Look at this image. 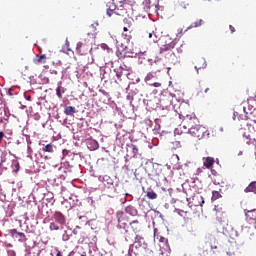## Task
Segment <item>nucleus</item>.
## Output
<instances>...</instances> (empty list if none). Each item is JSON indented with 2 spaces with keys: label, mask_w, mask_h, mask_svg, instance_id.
Segmentation results:
<instances>
[{
  "label": "nucleus",
  "mask_w": 256,
  "mask_h": 256,
  "mask_svg": "<svg viewBox=\"0 0 256 256\" xmlns=\"http://www.w3.org/2000/svg\"><path fill=\"white\" fill-rule=\"evenodd\" d=\"M221 193L219 191H212V201H217V199H221Z\"/></svg>",
  "instance_id": "obj_23"
},
{
  "label": "nucleus",
  "mask_w": 256,
  "mask_h": 256,
  "mask_svg": "<svg viewBox=\"0 0 256 256\" xmlns=\"http://www.w3.org/2000/svg\"><path fill=\"white\" fill-rule=\"evenodd\" d=\"M198 123L199 120L194 114H187L182 120L181 126L184 129H188V132H190Z\"/></svg>",
  "instance_id": "obj_3"
},
{
  "label": "nucleus",
  "mask_w": 256,
  "mask_h": 256,
  "mask_svg": "<svg viewBox=\"0 0 256 256\" xmlns=\"http://www.w3.org/2000/svg\"><path fill=\"white\" fill-rule=\"evenodd\" d=\"M50 231H59V225H57L55 222H51L49 225Z\"/></svg>",
  "instance_id": "obj_24"
},
{
  "label": "nucleus",
  "mask_w": 256,
  "mask_h": 256,
  "mask_svg": "<svg viewBox=\"0 0 256 256\" xmlns=\"http://www.w3.org/2000/svg\"><path fill=\"white\" fill-rule=\"evenodd\" d=\"M146 196L148 197V199H157V193L153 191L147 192Z\"/></svg>",
  "instance_id": "obj_26"
},
{
  "label": "nucleus",
  "mask_w": 256,
  "mask_h": 256,
  "mask_svg": "<svg viewBox=\"0 0 256 256\" xmlns=\"http://www.w3.org/2000/svg\"><path fill=\"white\" fill-rule=\"evenodd\" d=\"M132 153L133 157H137V155H139V148H137L136 145H132Z\"/></svg>",
  "instance_id": "obj_27"
},
{
  "label": "nucleus",
  "mask_w": 256,
  "mask_h": 256,
  "mask_svg": "<svg viewBox=\"0 0 256 256\" xmlns=\"http://www.w3.org/2000/svg\"><path fill=\"white\" fill-rule=\"evenodd\" d=\"M92 149H98L99 148V143H97V141L92 140Z\"/></svg>",
  "instance_id": "obj_31"
},
{
  "label": "nucleus",
  "mask_w": 256,
  "mask_h": 256,
  "mask_svg": "<svg viewBox=\"0 0 256 256\" xmlns=\"http://www.w3.org/2000/svg\"><path fill=\"white\" fill-rule=\"evenodd\" d=\"M11 237H17V233H20L17 231V229H12L9 231Z\"/></svg>",
  "instance_id": "obj_30"
},
{
  "label": "nucleus",
  "mask_w": 256,
  "mask_h": 256,
  "mask_svg": "<svg viewBox=\"0 0 256 256\" xmlns=\"http://www.w3.org/2000/svg\"><path fill=\"white\" fill-rule=\"evenodd\" d=\"M66 45H69V40H66Z\"/></svg>",
  "instance_id": "obj_41"
},
{
  "label": "nucleus",
  "mask_w": 256,
  "mask_h": 256,
  "mask_svg": "<svg viewBox=\"0 0 256 256\" xmlns=\"http://www.w3.org/2000/svg\"><path fill=\"white\" fill-rule=\"evenodd\" d=\"M149 39H153V41H157V35H155V32H150L148 34ZM155 37V38H153Z\"/></svg>",
  "instance_id": "obj_29"
},
{
  "label": "nucleus",
  "mask_w": 256,
  "mask_h": 256,
  "mask_svg": "<svg viewBox=\"0 0 256 256\" xmlns=\"http://www.w3.org/2000/svg\"><path fill=\"white\" fill-rule=\"evenodd\" d=\"M77 113V109L73 106H66L64 109V114L70 117H73Z\"/></svg>",
  "instance_id": "obj_13"
},
{
  "label": "nucleus",
  "mask_w": 256,
  "mask_h": 256,
  "mask_svg": "<svg viewBox=\"0 0 256 256\" xmlns=\"http://www.w3.org/2000/svg\"><path fill=\"white\" fill-rule=\"evenodd\" d=\"M89 49H91V45L87 40L80 41L77 43L76 53H78V55H87V53H89Z\"/></svg>",
  "instance_id": "obj_4"
},
{
  "label": "nucleus",
  "mask_w": 256,
  "mask_h": 256,
  "mask_svg": "<svg viewBox=\"0 0 256 256\" xmlns=\"http://www.w3.org/2000/svg\"><path fill=\"white\" fill-rule=\"evenodd\" d=\"M229 29H230L231 33H235V27H233V25H230Z\"/></svg>",
  "instance_id": "obj_33"
},
{
  "label": "nucleus",
  "mask_w": 256,
  "mask_h": 256,
  "mask_svg": "<svg viewBox=\"0 0 256 256\" xmlns=\"http://www.w3.org/2000/svg\"><path fill=\"white\" fill-rule=\"evenodd\" d=\"M133 23H135V19L133 17H126L123 19V31H133Z\"/></svg>",
  "instance_id": "obj_9"
},
{
  "label": "nucleus",
  "mask_w": 256,
  "mask_h": 256,
  "mask_svg": "<svg viewBox=\"0 0 256 256\" xmlns=\"http://www.w3.org/2000/svg\"><path fill=\"white\" fill-rule=\"evenodd\" d=\"M56 256H63V254L61 253V251L56 250Z\"/></svg>",
  "instance_id": "obj_37"
},
{
  "label": "nucleus",
  "mask_w": 256,
  "mask_h": 256,
  "mask_svg": "<svg viewBox=\"0 0 256 256\" xmlns=\"http://www.w3.org/2000/svg\"><path fill=\"white\" fill-rule=\"evenodd\" d=\"M203 161V165L206 167V169H211V167L215 165V159L213 157H204Z\"/></svg>",
  "instance_id": "obj_12"
},
{
  "label": "nucleus",
  "mask_w": 256,
  "mask_h": 256,
  "mask_svg": "<svg viewBox=\"0 0 256 256\" xmlns=\"http://www.w3.org/2000/svg\"><path fill=\"white\" fill-rule=\"evenodd\" d=\"M13 168H14V171L17 173V171H19L20 169V166H19V163L17 162V160H14L13 161Z\"/></svg>",
  "instance_id": "obj_28"
},
{
  "label": "nucleus",
  "mask_w": 256,
  "mask_h": 256,
  "mask_svg": "<svg viewBox=\"0 0 256 256\" xmlns=\"http://www.w3.org/2000/svg\"><path fill=\"white\" fill-rule=\"evenodd\" d=\"M203 23H204L203 19H199V20L195 21L194 23H192L189 26V29H195L197 27H201V25H203Z\"/></svg>",
  "instance_id": "obj_19"
},
{
  "label": "nucleus",
  "mask_w": 256,
  "mask_h": 256,
  "mask_svg": "<svg viewBox=\"0 0 256 256\" xmlns=\"http://www.w3.org/2000/svg\"><path fill=\"white\" fill-rule=\"evenodd\" d=\"M244 215L247 223L250 225H256V209L244 210Z\"/></svg>",
  "instance_id": "obj_6"
},
{
  "label": "nucleus",
  "mask_w": 256,
  "mask_h": 256,
  "mask_svg": "<svg viewBox=\"0 0 256 256\" xmlns=\"http://www.w3.org/2000/svg\"><path fill=\"white\" fill-rule=\"evenodd\" d=\"M175 45H177V43L173 39L169 37L165 38V44L160 48V53H165V51L175 49Z\"/></svg>",
  "instance_id": "obj_8"
},
{
  "label": "nucleus",
  "mask_w": 256,
  "mask_h": 256,
  "mask_svg": "<svg viewBox=\"0 0 256 256\" xmlns=\"http://www.w3.org/2000/svg\"><path fill=\"white\" fill-rule=\"evenodd\" d=\"M200 199H201L202 203H205V200H203V196H200Z\"/></svg>",
  "instance_id": "obj_38"
},
{
  "label": "nucleus",
  "mask_w": 256,
  "mask_h": 256,
  "mask_svg": "<svg viewBox=\"0 0 256 256\" xmlns=\"http://www.w3.org/2000/svg\"><path fill=\"white\" fill-rule=\"evenodd\" d=\"M17 237H19L18 241L20 243H25V241H27V236H25V233L23 232L17 233Z\"/></svg>",
  "instance_id": "obj_22"
},
{
  "label": "nucleus",
  "mask_w": 256,
  "mask_h": 256,
  "mask_svg": "<svg viewBox=\"0 0 256 256\" xmlns=\"http://www.w3.org/2000/svg\"><path fill=\"white\" fill-rule=\"evenodd\" d=\"M207 68V60L205 58H198L195 61V69L197 73L201 71V69H206Z\"/></svg>",
  "instance_id": "obj_10"
},
{
  "label": "nucleus",
  "mask_w": 256,
  "mask_h": 256,
  "mask_svg": "<svg viewBox=\"0 0 256 256\" xmlns=\"http://www.w3.org/2000/svg\"><path fill=\"white\" fill-rule=\"evenodd\" d=\"M132 33H133V31H131V30H128V31L123 30L122 37L124 39H126V41H131V39H133Z\"/></svg>",
  "instance_id": "obj_15"
},
{
  "label": "nucleus",
  "mask_w": 256,
  "mask_h": 256,
  "mask_svg": "<svg viewBox=\"0 0 256 256\" xmlns=\"http://www.w3.org/2000/svg\"><path fill=\"white\" fill-rule=\"evenodd\" d=\"M30 143H31V142H30V141H28V153H31V151H32V150H31Z\"/></svg>",
  "instance_id": "obj_36"
},
{
  "label": "nucleus",
  "mask_w": 256,
  "mask_h": 256,
  "mask_svg": "<svg viewBox=\"0 0 256 256\" xmlns=\"http://www.w3.org/2000/svg\"><path fill=\"white\" fill-rule=\"evenodd\" d=\"M79 219H86V217L85 216H80Z\"/></svg>",
  "instance_id": "obj_39"
},
{
  "label": "nucleus",
  "mask_w": 256,
  "mask_h": 256,
  "mask_svg": "<svg viewBox=\"0 0 256 256\" xmlns=\"http://www.w3.org/2000/svg\"><path fill=\"white\" fill-rule=\"evenodd\" d=\"M130 226L132 227L134 233H139L140 228H139V221L138 220H135V221L131 222Z\"/></svg>",
  "instance_id": "obj_17"
},
{
  "label": "nucleus",
  "mask_w": 256,
  "mask_h": 256,
  "mask_svg": "<svg viewBox=\"0 0 256 256\" xmlns=\"http://www.w3.org/2000/svg\"><path fill=\"white\" fill-rule=\"evenodd\" d=\"M50 73H51L52 75H57V70L51 69V70H50Z\"/></svg>",
  "instance_id": "obj_35"
},
{
  "label": "nucleus",
  "mask_w": 256,
  "mask_h": 256,
  "mask_svg": "<svg viewBox=\"0 0 256 256\" xmlns=\"http://www.w3.org/2000/svg\"><path fill=\"white\" fill-rule=\"evenodd\" d=\"M190 135H192V137H195L196 139H209V130H207V128H205L202 125H197L193 128H190L189 131Z\"/></svg>",
  "instance_id": "obj_2"
},
{
  "label": "nucleus",
  "mask_w": 256,
  "mask_h": 256,
  "mask_svg": "<svg viewBox=\"0 0 256 256\" xmlns=\"http://www.w3.org/2000/svg\"><path fill=\"white\" fill-rule=\"evenodd\" d=\"M244 193H256V181H252L245 189Z\"/></svg>",
  "instance_id": "obj_14"
},
{
  "label": "nucleus",
  "mask_w": 256,
  "mask_h": 256,
  "mask_svg": "<svg viewBox=\"0 0 256 256\" xmlns=\"http://www.w3.org/2000/svg\"><path fill=\"white\" fill-rule=\"evenodd\" d=\"M63 93H65V88L64 87H61V86H58L56 88V95L59 99H61L63 97Z\"/></svg>",
  "instance_id": "obj_20"
},
{
  "label": "nucleus",
  "mask_w": 256,
  "mask_h": 256,
  "mask_svg": "<svg viewBox=\"0 0 256 256\" xmlns=\"http://www.w3.org/2000/svg\"><path fill=\"white\" fill-rule=\"evenodd\" d=\"M243 137L246 139V143L248 145H250L251 144V138L249 136H247L246 134H244Z\"/></svg>",
  "instance_id": "obj_32"
},
{
  "label": "nucleus",
  "mask_w": 256,
  "mask_h": 256,
  "mask_svg": "<svg viewBox=\"0 0 256 256\" xmlns=\"http://www.w3.org/2000/svg\"><path fill=\"white\" fill-rule=\"evenodd\" d=\"M3 137H5V133L0 132V143H1V141H3Z\"/></svg>",
  "instance_id": "obj_34"
},
{
  "label": "nucleus",
  "mask_w": 256,
  "mask_h": 256,
  "mask_svg": "<svg viewBox=\"0 0 256 256\" xmlns=\"http://www.w3.org/2000/svg\"><path fill=\"white\" fill-rule=\"evenodd\" d=\"M134 243L136 245L138 244V247H141V245H143V243H145V239L141 235H136Z\"/></svg>",
  "instance_id": "obj_18"
},
{
  "label": "nucleus",
  "mask_w": 256,
  "mask_h": 256,
  "mask_svg": "<svg viewBox=\"0 0 256 256\" xmlns=\"http://www.w3.org/2000/svg\"><path fill=\"white\" fill-rule=\"evenodd\" d=\"M52 219H54V221H56V223H58L59 225H64L65 224V215H63V213L56 211L54 212Z\"/></svg>",
  "instance_id": "obj_11"
},
{
  "label": "nucleus",
  "mask_w": 256,
  "mask_h": 256,
  "mask_svg": "<svg viewBox=\"0 0 256 256\" xmlns=\"http://www.w3.org/2000/svg\"><path fill=\"white\" fill-rule=\"evenodd\" d=\"M106 7L108 17H111V15H119L120 17H125V15H129V11H131V5L128 3L120 4L119 7H117L113 0H110Z\"/></svg>",
  "instance_id": "obj_1"
},
{
  "label": "nucleus",
  "mask_w": 256,
  "mask_h": 256,
  "mask_svg": "<svg viewBox=\"0 0 256 256\" xmlns=\"http://www.w3.org/2000/svg\"><path fill=\"white\" fill-rule=\"evenodd\" d=\"M116 219L118 221V226H120L122 229H125V227L129 225V219H127V216H125V213L122 211H118L116 213Z\"/></svg>",
  "instance_id": "obj_5"
},
{
  "label": "nucleus",
  "mask_w": 256,
  "mask_h": 256,
  "mask_svg": "<svg viewBox=\"0 0 256 256\" xmlns=\"http://www.w3.org/2000/svg\"><path fill=\"white\" fill-rule=\"evenodd\" d=\"M37 57V63H47V56L45 54L42 55H36Z\"/></svg>",
  "instance_id": "obj_21"
},
{
  "label": "nucleus",
  "mask_w": 256,
  "mask_h": 256,
  "mask_svg": "<svg viewBox=\"0 0 256 256\" xmlns=\"http://www.w3.org/2000/svg\"><path fill=\"white\" fill-rule=\"evenodd\" d=\"M29 99H31V96H28V97H27V100H28V101H29Z\"/></svg>",
  "instance_id": "obj_42"
},
{
  "label": "nucleus",
  "mask_w": 256,
  "mask_h": 256,
  "mask_svg": "<svg viewBox=\"0 0 256 256\" xmlns=\"http://www.w3.org/2000/svg\"><path fill=\"white\" fill-rule=\"evenodd\" d=\"M208 91H209V88H206L204 92H205V93H208Z\"/></svg>",
  "instance_id": "obj_40"
},
{
  "label": "nucleus",
  "mask_w": 256,
  "mask_h": 256,
  "mask_svg": "<svg viewBox=\"0 0 256 256\" xmlns=\"http://www.w3.org/2000/svg\"><path fill=\"white\" fill-rule=\"evenodd\" d=\"M153 79H157V74L155 72H149L144 81L145 83H147V85H150V87H161V83L160 82H154V83H151V81H153Z\"/></svg>",
  "instance_id": "obj_7"
},
{
  "label": "nucleus",
  "mask_w": 256,
  "mask_h": 256,
  "mask_svg": "<svg viewBox=\"0 0 256 256\" xmlns=\"http://www.w3.org/2000/svg\"><path fill=\"white\" fill-rule=\"evenodd\" d=\"M115 71L117 78L121 79V77H123V67L116 68Z\"/></svg>",
  "instance_id": "obj_25"
},
{
  "label": "nucleus",
  "mask_w": 256,
  "mask_h": 256,
  "mask_svg": "<svg viewBox=\"0 0 256 256\" xmlns=\"http://www.w3.org/2000/svg\"><path fill=\"white\" fill-rule=\"evenodd\" d=\"M12 254H13V255H15V252H14V251H12Z\"/></svg>",
  "instance_id": "obj_43"
},
{
  "label": "nucleus",
  "mask_w": 256,
  "mask_h": 256,
  "mask_svg": "<svg viewBox=\"0 0 256 256\" xmlns=\"http://www.w3.org/2000/svg\"><path fill=\"white\" fill-rule=\"evenodd\" d=\"M54 149H55V146L50 143V144H47L46 146H44L42 148V151H44V153H53Z\"/></svg>",
  "instance_id": "obj_16"
}]
</instances>
